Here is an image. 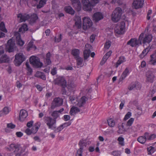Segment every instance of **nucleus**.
I'll use <instances>...</instances> for the list:
<instances>
[{
  "label": "nucleus",
  "mask_w": 156,
  "mask_h": 156,
  "mask_svg": "<svg viewBox=\"0 0 156 156\" xmlns=\"http://www.w3.org/2000/svg\"><path fill=\"white\" fill-rule=\"evenodd\" d=\"M125 61L126 60L125 57L123 56H120L115 65V67L117 68L121 64Z\"/></svg>",
  "instance_id": "35"
},
{
  "label": "nucleus",
  "mask_w": 156,
  "mask_h": 156,
  "mask_svg": "<svg viewBox=\"0 0 156 156\" xmlns=\"http://www.w3.org/2000/svg\"><path fill=\"white\" fill-rule=\"evenodd\" d=\"M65 12L71 15H73L75 13V11L70 6H66L64 9Z\"/></svg>",
  "instance_id": "33"
},
{
  "label": "nucleus",
  "mask_w": 156,
  "mask_h": 156,
  "mask_svg": "<svg viewBox=\"0 0 156 156\" xmlns=\"http://www.w3.org/2000/svg\"><path fill=\"white\" fill-rule=\"evenodd\" d=\"M144 34L142 33L140 35L139 37V40L141 41V43H142L144 45L149 44L151 41L152 38V36L150 34H145L144 36Z\"/></svg>",
  "instance_id": "5"
},
{
  "label": "nucleus",
  "mask_w": 156,
  "mask_h": 156,
  "mask_svg": "<svg viewBox=\"0 0 156 156\" xmlns=\"http://www.w3.org/2000/svg\"><path fill=\"white\" fill-rule=\"evenodd\" d=\"M150 48L149 47H147L144 49L141 54L139 56L140 58H143L148 53L149 51Z\"/></svg>",
  "instance_id": "43"
},
{
  "label": "nucleus",
  "mask_w": 156,
  "mask_h": 156,
  "mask_svg": "<svg viewBox=\"0 0 156 156\" xmlns=\"http://www.w3.org/2000/svg\"><path fill=\"white\" fill-rule=\"evenodd\" d=\"M125 61L126 60L125 57L123 56H120L115 65V67L117 68L121 64Z\"/></svg>",
  "instance_id": "36"
},
{
  "label": "nucleus",
  "mask_w": 156,
  "mask_h": 156,
  "mask_svg": "<svg viewBox=\"0 0 156 156\" xmlns=\"http://www.w3.org/2000/svg\"><path fill=\"white\" fill-rule=\"evenodd\" d=\"M27 115V113L25 110H21L20 113L19 120L20 121H23Z\"/></svg>",
  "instance_id": "22"
},
{
  "label": "nucleus",
  "mask_w": 156,
  "mask_h": 156,
  "mask_svg": "<svg viewBox=\"0 0 156 156\" xmlns=\"http://www.w3.org/2000/svg\"><path fill=\"white\" fill-rule=\"evenodd\" d=\"M80 111V110L78 108L73 106L71 108L69 113L71 115H74Z\"/></svg>",
  "instance_id": "32"
},
{
  "label": "nucleus",
  "mask_w": 156,
  "mask_h": 156,
  "mask_svg": "<svg viewBox=\"0 0 156 156\" xmlns=\"http://www.w3.org/2000/svg\"><path fill=\"white\" fill-rule=\"evenodd\" d=\"M62 38V35L60 34L59 36L58 37V38L55 37L54 38V41L55 42H59L60 41Z\"/></svg>",
  "instance_id": "55"
},
{
  "label": "nucleus",
  "mask_w": 156,
  "mask_h": 156,
  "mask_svg": "<svg viewBox=\"0 0 156 156\" xmlns=\"http://www.w3.org/2000/svg\"><path fill=\"white\" fill-rule=\"evenodd\" d=\"M15 45L14 42L12 40L10 39L8 41L6 45V48L9 52H12L14 51V47Z\"/></svg>",
  "instance_id": "17"
},
{
  "label": "nucleus",
  "mask_w": 156,
  "mask_h": 156,
  "mask_svg": "<svg viewBox=\"0 0 156 156\" xmlns=\"http://www.w3.org/2000/svg\"><path fill=\"white\" fill-rule=\"evenodd\" d=\"M6 149L8 151H13L14 153H17L23 148L21 147L20 145L12 144L9 145V147H6Z\"/></svg>",
  "instance_id": "11"
},
{
  "label": "nucleus",
  "mask_w": 156,
  "mask_h": 156,
  "mask_svg": "<svg viewBox=\"0 0 156 156\" xmlns=\"http://www.w3.org/2000/svg\"><path fill=\"white\" fill-rule=\"evenodd\" d=\"M148 136V133L146 132L144 133V136H140L137 138V141L142 144H144L147 140V137Z\"/></svg>",
  "instance_id": "25"
},
{
  "label": "nucleus",
  "mask_w": 156,
  "mask_h": 156,
  "mask_svg": "<svg viewBox=\"0 0 156 156\" xmlns=\"http://www.w3.org/2000/svg\"><path fill=\"white\" fill-rule=\"evenodd\" d=\"M51 55L50 52H48L46 55V57L44 60V63L46 66L51 64V61L50 60Z\"/></svg>",
  "instance_id": "27"
},
{
  "label": "nucleus",
  "mask_w": 156,
  "mask_h": 156,
  "mask_svg": "<svg viewBox=\"0 0 156 156\" xmlns=\"http://www.w3.org/2000/svg\"><path fill=\"white\" fill-rule=\"evenodd\" d=\"M146 81L152 83L153 82L155 78L154 73L151 70H149L146 73Z\"/></svg>",
  "instance_id": "14"
},
{
  "label": "nucleus",
  "mask_w": 156,
  "mask_h": 156,
  "mask_svg": "<svg viewBox=\"0 0 156 156\" xmlns=\"http://www.w3.org/2000/svg\"><path fill=\"white\" fill-rule=\"evenodd\" d=\"M144 4V0H134L133 5L134 7L137 9L142 7Z\"/></svg>",
  "instance_id": "16"
},
{
  "label": "nucleus",
  "mask_w": 156,
  "mask_h": 156,
  "mask_svg": "<svg viewBox=\"0 0 156 156\" xmlns=\"http://www.w3.org/2000/svg\"><path fill=\"white\" fill-rule=\"evenodd\" d=\"M9 58L6 55L2 56L0 58V63L8 62L9 61Z\"/></svg>",
  "instance_id": "42"
},
{
  "label": "nucleus",
  "mask_w": 156,
  "mask_h": 156,
  "mask_svg": "<svg viewBox=\"0 0 156 156\" xmlns=\"http://www.w3.org/2000/svg\"><path fill=\"white\" fill-rule=\"evenodd\" d=\"M51 73L53 76L56 74L57 73V68L56 67H54L51 69Z\"/></svg>",
  "instance_id": "59"
},
{
  "label": "nucleus",
  "mask_w": 156,
  "mask_h": 156,
  "mask_svg": "<svg viewBox=\"0 0 156 156\" xmlns=\"http://www.w3.org/2000/svg\"><path fill=\"white\" fill-rule=\"evenodd\" d=\"M30 64L36 68H41L43 65L42 63L41 62L40 59L37 57L31 56L30 58Z\"/></svg>",
  "instance_id": "8"
},
{
  "label": "nucleus",
  "mask_w": 156,
  "mask_h": 156,
  "mask_svg": "<svg viewBox=\"0 0 156 156\" xmlns=\"http://www.w3.org/2000/svg\"><path fill=\"white\" fill-rule=\"evenodd\" d=\"M76 87V85L74 84L73 83H69L68 85L67 88L69 89L70 90H71L72 88H73Z\"/></svg>",
  "instance_id": "56"
},
{
  "label": "nucleus",
  "mask_w": 156,
  "mask_h": 156,
  "mask_svg": "<svg viewBox=\"0 0 156 156\" xmlns=\"http://www.w3.org/2000/svg\"><path fill=\"white\" fill-rule=\"evenodd\" d=\"M43 120L49 129H54L56 128L55 119H53L49 117L45 116L44 117Z\"/></svg>",
  "instance_id": "4"
},
{
  "label": "nucleus",
  "mask_w": 156,
  "mask_h": 156,
  "mask_svg": "<svg viewBox=\"0 0 156 156\" xmlns=\"http://www.w3.org/2000/svg\"><path fill=\"white\" fill-rule=\"evenodd\" d=\"M79 53L80 51L78 49H75L73 50L72 51V54L75 57V58L79 57Z\"/></svg>",
  "instance_id": "44"
},
{
  "label": "nucleus",
  "mask_w": 156,
  "mask_h": 156,
  "mask_svg": "<svg viewBox=\"0 0 156 156\" xmlns=\"http://www.w3.org/2000/svg\"><path fill=\"white\" fill-rule=\"evenodd\" d=\"M156 137V136L154 134H153L149 136L148 135V137H147V140H152L155 138Z\"/></svg>",
  "instance_id": "58"
},
{
  "label": "nucleus",
  "mask_w": 156,
  "mask_h": 156,
  "mask_svg": "<svg viewBox=\"0 0 156 156\" xmlns=\"http://www.w3.org/2000/svg\"><path fill=\"white\" fill-rule=\"evenodd\" d=\"M46 0H40L39 2V4L37 5V8L40 9L43 7L44 5L46 4Z\"/></svg>",
  "instance_id": "45"
},
{
  "label": "nucleus",
  "mask_w": 156,
  "mask_h": 156,
  "mask_svg": "<svg viewBox=\"0 0 156 156\" xmlns=\"http://www.w3.org/2000/svg\"><path fill=\"white\" fill-rule=\"evenodd\" d=\"M75 20V25L78 29H80L81 27V19L80 17H78Z\"/></svg>",
  "instance_id": "39"
},
{
  "label": "nucleus",
  "mask_w": 156,
  "mask_h": 156,
  "mask_svg": "<svg viewBox=\"0 0 156 156\" xmlns=\"http://www.w3.org/2000/svg\"><path fill=\"white\" fill-rule=\"evenodd\" d=\"M136 87V84L135 83H132L131 85H130L128 89L130 90H132L134 88H135Z\"/></svg>",
  "instance_id": "60"
},
{
  "label": "nucleus",
  "mask_w": 156,
  "mask_h": 156,
  "mask_svg": "<svg viewBox=\"0 0 156 156\" xmlns=\"http://www.w3.org/2000/svg\"><path fill=\"white\" fill-rule=\"evenodd\" d=\"M14 36L15 37L18 44L20 46H23L24 44V42L21 38L20 34L18 32L14 33Z\"/></svg>",
  "instance_id": "19"
},
{
  "label": "nucleus",
  "mask_w": 156,
  "mask_h": 156,
  "mask_svg": "<svg viewBox=\"0 0 156 156\" xmlns=\"http://www.w3.org/2000/svg\"><path fill=\"white\" fill-rule=\"evenodd\" d=\"M141 44V41L139 39L137 40L136 38H131L127 42V44L130 45L132 47L136 46L139 44Z\"/></svg>",
  "instance_id": "15"
},
{
  "label": "nucleus",
  "mask_w": 156,
  "mask_h": 156,
  "mask_svg": "<svg viewBox=\"0 0 156 156\" xmlns=\"http://www.w3.org/2000/svg\"><path fill=\"white\" fill-rule=\"evenodd\" d=\"M87 100L88 98H87L85 96H83L78 101L76 105L80 107H83Z\"/></svg>",
  "instance_id": "20"
},
{
  "label": "nucleus",
  "mask_w": 156,
  "mask_h": 156,
  "mask_svg": "<svg viewBox=\"0 0 156 156\" xmlns=\"http://www.w3.org/2000/svg\"><path fill=\"white\" fill-rule=\"evenodd\" d=\"M83 29L86 30L90 28L93 25V23L89 17H84L83 19Z\"/></svg>",
  "instance_id": "10"
},
{
  "label": "nucleus",
  "mask_w": 156,
  "mask_h": 156,
  "mask_svg": "<svg viewBox=\"0 0 156 156\" xmlns=\"http://www.w3.org/2000/svg\"><path fill=\"white\" fill-rule=\"evenodd\" d=\"M14 63L16 66H20L25 60V56L22 53L16 54L15 56Z\"/></svg>",
  "instance_id": "9"
},
{
  "label": "nucleus",
  "mask_w": 156,
  "mask_h": 156,
  "mask_svg": "<svg viewBox=\"0 0 156 156\" xmlns=\"http://www.w3.org/2000/svg\"><path fill=\"white\" fill-rule=\"evenodd\" d=\"M7 127L12 129L15 128V125L12 123H9L7 124Z\"/></svg>",
  "instance_id": "62"
},
{
  "label": "nucleus",
  "mask_w": 156,
  "mask_h": 156,
  "mask_svg": "<svg viewBox=\"0 0 156 156\" xmlns=\"http://www.w3.org/2000/svg\"><path fill=\"white\" fill-rule=\"evenodd\" d=\"M147 150L148 151V154H151L153 153L155 151L154 147L152 146H151L148 148Z\"/></svg>",
  "instance_id": "54"
},
{
  "label": "nucleus",
  "mask_w": 156,
  "mask_h": 156,
  "mask_svg": "<svg viewBox=\"0 0 156 156\" xmlns=\"http://www.w3.org/2000/svg\"><path fill=\"white\" fill-rule=\"evenodd\" d=\"M71 123L69 121L63 123V124H62V125L63 127L64 128L70 125L71 124Z\"/></svg>",
  "instance_id": "63"
},
{
  "label": "nucleus",
  "mask_w": 156,
  "mask_h": 156,
  "mask_svg": "<svg viewBox=\"0 0 156 156\" xmlns=\"http://www.w3.org/2000/svg\"><path fill=\"white\" fill-rule=\"evenodd\" d=\"M39 0H32L31 2V4L32 6H35L38 1Z\"/></svg>",
  "instance_id": "64"
},
{
  "label": "nucleus",
  "mask_w": 156,
  "mask_h": 156,
  "mask_svg": "<svg viewBox=\"0 0 156 156\" xmlns=\"http://www.w3.org/2000/svg\"><path fill=\"white\" fill-rule=\"evenodd\" d=\"M25 65L26 66V69L28 71L27 73L29 75H31L33 72L32 69L30 67L29 62H26L25 63Z\"/></svg>",
  "instance_id": "46"
},
{
  "label": "nucleus",
  "mask_w": 156,
  "mask_h": 156,
  "mask_svg": "<svg viewBox=\"0 0 156 156\" xmlns=\"http://www.w3.org/2000/svg\"><path fill=\"white\" fill-rule=\"evenodd\" d=\"M91 4L89 0H82V3L83 4V9L84 10L90 11L91 10V7L94 6L95 4L98 3L99 0H91Z\"/></svg>",
  "instance_id": "2"
},
{
  "label": "nucleus",
  "mask_w": 156,
  "mask_h": 156,
  "mask_svg": "<svg viewBox=\"0 0 156 156\" xmlns=\"http://www.w3.org/2000/svg\"><path fill=\"white\" fill-rule=\"evenodd\" d=\"M121 154V152L119 151H115L111 153V154L114 156H120Z\"/></svg>",
  "instance_id": "53"
},
{
  "label": "nucleus",
  "mask_w": 156,
  "mask_h": 156,
  "mask_svg": "<svg viewBox=\"0 0 156 156\" xmlns=\"http://www.w3.org/2000/svg\"><path fill=\"white\" fill-rule=\"evenodd\" d=\"M40 126V123L39 122H36L34 126L32 127L31 129L27 128L25 130V132L28 135L31 134H35L37 131Z\"/></svg>",
  "instance_id": "6"
},
{
  "label": "nucleus",
  "mask_w": 156,
  "mask_h": 156,
  "mask_svg": "<svg viewBox=\"0 0 156 156\" xmlns=\"http://www.w3.org/2000/svg\"><path fill=\"white\" fill-rule=\"evenodd\" d=\"M91 51L90 49H85L83 51L84 58L85 60L87 59L90 56Z\"/></svg>",
  "instance_id": "40"
},
{
  "label": "nucleus",
  "mask_w": 156,
  "mask_h": 156,
  "mask_svg": "<svg viewBox=\"0 0 156 156\" xmlns=\"http://www.w3.org/2000/svg\"><path fill=\"white\" fill-rule=\"evenodd\" d=\"M58 113V112L57 111H54L52 112L51 115L54 117L53 119H55L56 120L57 118L59 116Z\"/></svg>",
  "instance_id": "52"
},
{
  "label": "nucleus",
  "mask_w": 156,
  "mask_h": 156,
  "mask_svg": "<svg viewBox=\"0 0 156 156\" xmlns=\"http://www.w3.org/2000/svg\"><path fill=\"white\" fill-rule=\"evenodd\" d=\"M150 57V64L155 65L156 63V50L151 55Z\"/></svg>",
  "instance_id": "29"
},
{
  "label": "nucleus",
  "mask_w": 156,
  "mask_h": 156,
  "mask_svg": "<svg viewBox=\"0 0 156 156\" xmlns=\"http://www.w3.org/2000/svg\"><path fill=\"white\" fill-rule=\"evenodd\" d=\"M73 6L78 11H80L81 8V5L79 0H71Z\"/></svg>",
  "instance_id": "18"
},
{
  "label": "nucleus",
  "mask_w": 156,
  "mask_h": 156,
  "mask_svg": "<svg viewBox=\"0 0 156 156\" xmlns=\"http://www.w3.org/2000/svg\"><path fill=\"white\" fill-rule=\"evenodd\" d=\"M111 42L110 41H107L104 45V48L105 50L108 49L111 45Z\"/></svg>",
  "instance_id": "51"
},
{
  "label": "nucleus",
  "mask_w": 156,
  "mask_h": 156,
  "mask_svg": "<svg viewBox=\"0 0 156 156\" xmlns=\"http://www.w3.org/2000/svg\"><path fill=\"white\" fill-rule=\"evenodd\" d=\"M79 145L80 147V148L77 151V154L76 156H82V153L83 152V150L84 147H86V143L83 140H80L79 143Z\"/></svg>",
  "instance_id": "13"
},
{
  "label": "nucleus",
  "mask_w": 156,
  "mask_h": 156,
  "mask_svg": "<svg viewBox=\"0 0 156 156\" xmlns=\"http://www.w3.org/2000/svg\"><path fill=\"white\" fill-rule=\"evenodd\" d=\"M57 83L58 84L62 86H66V82L63 77H59L57 79Z\"/></svg>",
  "instance_id": "24"
},
{
  "label": "nucleus",
  "mask_w": 156,
  "mask_h": 156,
  "mask_svg": "<svg viewBox=\"0 0 156 156\" xmlns=\"http://www.w3.org/2000/svg\"><path fill=\"white\" fill-rule=\"evenodd\" d=\"M28 29L27 24H24L19 28L18 31L19 32H22L23 33L25 31L27 30Z\"/></svg>",
  "instance_id": "41"
},
{
  "label": "nucleus",
  "mask_w": 156,
  "mask_h": 156,
  "mask_svg": "<svg viewBox=\"0 0 156 156\" xmlns=\"http://www.w3.org/2000/svg\"><path fill=\"white\" fill-rule=\"evenodd\" d=\"M17 17L20 18V22H25L30 18V16L28 14L20 13L17 15Z\"/></svg>",
  "instance_id": "21"
},
{
  "label": "nucleus",
  "mask_w": 156,
  "mask_h": 156,
  "mask_svg": "<svg viewBox=\"0 0 156 156\" xmlns=\"http://www.w3.org/2000/svg\"><path fill=\"white\" fill-rule=\"evenodd\" d=\"M34 123L33 121H31L28 122L27 124V126L28 127V128H30L33 126V125Z\"/></svg>",
  "instance_id": "61"
},
{
  "label": "nucleus",
  "mask_w": 156,
  "mask_h": 156,
  "mask_svg": "<svg viewBox=\"0 0 156 156\" xmlns=\"http://www.w3.org/2000/svg\"><path fill=\"white\" fill-rule=\"evenodd\" d=\"M9 112V108L7 107H4L2 110L0 111V116H4L8 114Z\"/></svg>",
  "instance_id": "38"
},
{
  "label": "nucleus",
  "mask_w": 156,
  "mask_h": 156,
  "mask_svg": "<svg viewBox=\"0 0 156 156\" xmlns=\"http://www.w3.org/2000/svg\"><path fill=\"white\" fill-rule=\"evenodd\" d=\"M134 121L133 118H130L127 122L126 124L122 123L118 125L119 130L117 132L119 134H123L126 132L129 129V127L131 126Z\"/></svg>",
  "instance_id": "1"
},
{
  "label": "nucleus",
  "mask_w": 156,
  "mask_h": 156,
  "mask_svg": "<svg viewBox=\"0 0 156 156\" xmlns=\"http://www.w3.org/2000/svg\"><path fill=\"white\" fill-rule=\"evenodd\" d=\"M112 53L111 51H109L107 52L103 56L102 60L100 62L101 65H103L106 62L107 59L111 55Z\"/></svg>",
  "instance_id": "26"
},
{
  "label": "nucleus",
  "mask_w": 156,
  "mask_h": 156,
  "mask_svg": "<svg viewBox=\"0 0 156 156\" xmlns=\"http://www.w3.org/2000/svg\"><path fill=\"white\" fill-rule=\"evenodd\" d=\"M34 42L32 41H30L27 45V50L29 51L32 49H34V50L37 48L36 47L34 44Z\"/></svg>",
  "instance_id": "34"
},
{
  "label": "nucleus",
  "mask_w": 156,
  "mask_h": 156,
  "mask_svg": "<svg viewBox=\"0 0 156 156\" xmlns=\"http://www.w3.org/2000/svg\"><path fill=\"white\" fill-rule=\"evenodd\" d=\"M76 60L77 64V65H81L82 64L83 59L80 57H78L75 58Z\"/></svg>",
  "instance_id": "50"
},
{
  "label": "nucleus",
  "mask_w": 156,
  "mask_h": 156,
  "mask_svg": "<svg viewBox=\"0 0 156 156\" xmlns=\"http://www.w3.org/2000/svg\"><path fill=\"white\" fill-rule=\"evenodd\" d=\"M30 18V23L31 25H32L36 22L38 18V17L37 14H34L31 16Z\"/></svg>",
  "instance_id": "30"
},
{
  "label": "nucleus",
  "mask_w": 156,
  "mask_h": 156,
  "mask_svg": "<svg viewBox=\"0 0 156 156\" xmlns=\"http://www.w3.org/2000/svg\"><path fill=\"white\" fill-rule=\"evenodd\" d=\"M131 116V113L130 112H128L124 118V120H126L129 119Z\"/></svg>",
  "instance_id": "57"
},
{
  "label": "nucleus",
  "mask_w": 156,
  "mask_h": 156,
  "mask_svg": "<svg viewBox=\"0 0 156 156\" xmlns=\"http://www.w3.org/2000/svg\"><path fill=\"white\" fill-rule=\"evenodd\" d=\"M129 73V72L128 68H126L124 71L123 72L120 78H119V81H122V80H124L128 75Z\"/></svg>",
  "instance_id": "28"
},
{
  "label": "nucleus",
  "mask_w": 156,
  "mask_h": 156,
  "mask_svg": "<svg viewBox=\"0 0 156 156\" xmlns=\"http://www.w3.org/2000/svg\"><path fill=\"white\" fill-rule=\"evenodd\" d=\"M125 26V23L124 21H122L118 23L115 28V33L118 34H122L123 33Z\"/></svg>",
  "instance_id": "7"
},
{
  "label": "nucleus",
  "mask_w": 156,
  "mask_h": 156,
  "mask_svg": "<svg viewBox=\"0 0 156 156\" xmlns=\"http://www.w3.org/2000/svg\"><path fill=\"white\" fill-rule=\"evenodd\" d=\"M0 30L5 33H7V32L3 22H1L0 24Z\"/></svg>",
  "instance_id": "47"
},
{
  "label": "nucleus",
  "mask_w": 156,
  "mask_h": 156,
  "mask_svg": "<svg viewBox=\"0 0 156 156\" xmlns=\"http://www.w3.org/2000/svg\"><path fill=\"white\" fill-rule=\"evenodd\" d=\"M117 140L119 141V144L122 146L124 145V138L122 137L119 136Z\"/></svg>",
  "instance_id": "48"
},
{
  "label": "nucleus",
  "mask_w": 156,
  "mask_h": 156,
  "mask_svg": "<svg viewBox=\"0 0 156 156\" xmlns=\"http://www.w3.org/2000/svg\"><path fill=\"white\" fill-rule=\"evenodd\" d=\"M63 103V99L60 98H56L54 99L51 106V108L54 109L55 107L62 105Z\"/></svg>",
  "instance_id": "12"
},
{
  "label": "nucleus",
  "mask_w": 156,
  "mask_h": 156,
  "mask_svg": "<svg viewBox=\"0 0 156 156\" xmlns=\"http://www.w3.org/2000/svg\"><path fill=\"white\" fill-rule=\"evenodd\" d=\"M122 14V10L121 8L118 7L116 8L112 14V20L114 22L118 21L121 18Z\"/></svg>",
  "instance_id": "3"
},
{
  "label": "nucleus",
  "mask_w": 156,
  "mask_h": 156,
  "mask_svg": "<svg viewBox=\"0 0 156 156\" xmlns=\"http://www.w3.org/2000/svg\"><path fill=\"white\" fill-rule=\"evenodd\" d=\"M108 125L112 127H114L115 124V122L112 119H110L107 120Z\"/></svg>",
  "instance_id": "49"
},
{
  "label": "nucleus",
  "mask_w": 156,
  "mask_h": 156,
  "mask_svg": "<svg viewBox=\"0 0 156 156\" xmlns=\"http://www.w3.org/2000/svg\"><path fill=\"white\" fill-rule=\"evenodd\" d=\"M93 20L95 22H98L103 18L101 13L97 12L95 13L93 16Z\"/></svg>",
  "instance_id": "23"
},
{
  "label": "nucleus",
  "mask_w": 156,
  "mask_h": 156,
  "mask_svg": "<svg viewBox=\"0 0 156 156\" xmlns=\"http://www.w3.org/2000/svg\"><path fill=\"white\" fill-rule=\"evenodd\" d=\"M125 61L126 60L125 57L123 56H120L115 65V67L117 68L121 64Z\"/></svg>",
  "instance_id": "37"
},
{
  "label": "nucleus",
  "mask_w": 156,
  "mask_h": 156,
  "mask_svg": "<svg viewBox=\"0 0 156 156\" xmlns=\"http://www.w3.org/2000/svg\"><path fill=\"white\" fill-rule=\"evenodd\" d=\"M26 148L25 147H23V149H21L17 153H15V156H21L22 155H25L27 154V151H25Z\"/></svg>",
  "instance_id": "31"
}]
</instances>
